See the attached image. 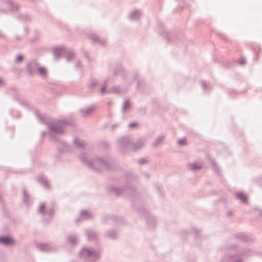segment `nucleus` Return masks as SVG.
Wrapping results in <instances>:
<instances>
[{
    "label": "nucleus",
    "mask_w": 262,
    "mask_h": 262,
    "mask_svg": "<svg viewBox=\"0 0 262 262\" xmlns=\"http://www.w3.org/2000/svg\"><path fill=\"white\" fill-rule=\"evenodd\" d=\"M234 238L237 239L243 242H248L250 238L243 233H238L234 236Z\"/></svg>",
    "instance_id": "7"
},
{
    "label": "nucleus",
    "mask_w": 262,
    "mask_h": 262,
    "mask_svg": "<svg viewBox=\"0 0 262 262\" xmlns=\"http://www.w3.org/2000/svg\"><path fill=\"white\" fill-rule=\"evenodd\" d=\"M231 252H233V251H231V252L230 251V253H231Z\"/></svg>",
    "instance_id": "37"
},
{
    "label": "nucleus",
    "mask_w": 262,
    "mask_h": 262,
    "mask_svg": "<svg viewBox=\"0 0 262 262\" xmlns=\"http://www.w3.org/2000/svg\"><path fill=\"white\" fill-rule=\"evenodd\" d=\"M234 256V254H232V256Z\"/></svg>",
    "instance_id": "33"
},
{
    "label": "nucleus",
    "mask_w": 262,
    "mask_h": 262,
    "mask_svg": "<svg viewBox=\"0 0 262 262\" xmlns=\"http://www.w3.org/2000/svg\"><path fill=\"white\" fill-rule=\"evenodd\" d=\"M38 71L40 74L44 75L46 73V69L43 68H40L38 69Z\"/></svg>",
    "instance_id": "19"
},
{
    "label": "nucleus",
    "mask_w": 262,
    "mask_h": 262,
    "mask_svg": "<svg viewBox=\"0 0 262 262\" xmlns=\"http://www.w3.org/2000/svg\"><path fill=\"white\" fill-rule=\"evenodd\" d=\"M253 50L257 56H258V54L260 53L262 49L259 46H256L253 48Z\"/></svg>",
    "instance_id": "15"
},
{
    "label": "nucleus",
    "mask_w": 262,
    "mask_h": 262,
    "mask_svg": "<svg viewBox=\"0 0 262 262\" xmlns=\"http://www.w3.org/2000/svg\"><path fill=\"white\" fill-rule=\"evenodd\" d=\"M237 78L239 81L241 82H245L246 81L245 79L241 75H238Z\"/></svg>",
    "instance_id": "22"
},
{
    "label": "nucleus",
    "mask_w": 262,
    "mask_h": 262,
    "mask_svg": "<svg viewBox=\"0 0 262 262\" xmlns=\"http://www.w3.org/2000/svg\"><path fill=\"white\" fill-rule=\"evenodd\" d=\"M80 218H78V219H76V221L77 223H78L79 222H80Z\"/></svg>",
    "instance_id": "26"
},
{
    "label": "nucleus",
    "mask_w": 262,
    "mask_h": 262,
    "mask_svg": "<svg viewBox=\"0 0 262 262\" xmlns=\"http://www.w3.org/2000/svg\"><path fill=\"white\" fill-rule=\"evenodd\" d=\"M256 182L258 185L262 186V176L256 179Z\"/></svg>",
    "instance_id": "17"
},
{
    "label": "nucleus",
    "mask_w": 262,
    "mask_h": 262,
    "mask_svg": "<svg viewBox=\"0 0 262 262\" xmlns=\"http://www.w3.org/2000/svg\"><path fill=\"white\" fill-rule=\"evenodd\" d=\"M247 251H239L238 252L235 254L237 256H242V255H247Z\"/></svg>",
    "instance_id": "16"
},
{
    "label": "nucleus",
    "mask_w": 262,
    "mask_h": 262,
    "mask_svg": "<svg viewBox=\"0 0 262 262\" xmlns=\"http://www.w3.org/2000/svg\"><path fill=\"white\" fill-rule=\"evenodd\" d=\"M231 252H233V251H231V252L230 251V253H231Z\"/></svg>",
    "instance_id": "36"
},
{
    "label": "nucleus",
    "mask_w": 262,
    "mask_h": 262,
    "mask_svg": "<svg viewBox=\"0 0 262 262\" xmlns=\"http://www.w3.org/2000/svg\"><path fill=\"white\" fill-rule=\"evenodd\" d=\"M85 233L89 240L96 239L97 238V234L93 231L87 230Z\"/></svg>",
    "instance_id": "8"
},
{
    "label": "nucleus",
    "mask_w": 262,
    "mask_h": 262,
    "mask_svg": "<svg viewBox=\"0 0 262 262\" xmlns=\"http://www.w3.org/2000/svg\"><path fill=\"white\" fill-rule=\"evenodd\" d=\"M67 241L71 244L75 245L78 242V238L75 235H70L67 237Z\"/></svg>",
    "instance_id": "9"
},
{
    "label": "nucleus",
    "mask_w": 262,
    "mask_h": 262,
    "mask_svg": "<svg viewBox=\"0 0 262 262\" xmlns=\"http://www.w3.org/2000/svg\"><path fill=\"white\" fill-rule=\"evenodd\" d=\"M3 83V81L0 79V84Z\"/></svg>",
    "instance_id": "31"
},
{
    "label": "nucleus",
    "mask_w": 262,
    "mask_h": 262,
    "mask_svg": "<svg viewBox=\"0 0 262 262\" xmlns=\"http://www.w3.org/2000/svg\"><path fill=\"white\" fill-rule=\"evenodd\" d=\"M38 212L43 216L48 215L49 217V219H50V217L54 214V211L52 209H50L49 210L45 209V205L44 204H41L39 205Z\"/></svg>",
    "instance_id": "2"
},
{
    "label": "nucleus",
    "mask_w": 262,
    "mask_h": 262,
    "mask_svg": "<svg viewBox=\"0 0 262 262\" xmlns=\"http://www.w3.org/2000/svg\"><path fill=\"white\" fill-rule=\"evenodd\" d=\"M235 262H242L240 259L236 260Z\"/></svg>",
    "instance_id": "28"
},
{
    "label": "nucleus",
    "mask_w": 262,
    "mask_h": 262,
    "mask_svg": "<svg viewBox=\"0 0 262 262\" xmlns=\"http://www.w3.org/2000/svg\"><path fill=\"white\" fill-rule=\"evenodd\" d=\"M92 216V213L87 210L82 211L80 213V217L83 219H90Z\"/></svg>",
    "instance_id": "10"
},
{
    "label": "nucleus",
    "mask_w": 262,
    "mask_h": 262,
    "mask_svg": "<svg viewBox=\"0 0 262 262\" xmlns=\"http://www.w3.org/2000/svg\"><path fill=\"white\" fill-rule=\"evenodd\" d=\"M230 129L232 130L233 135L235 137H236L237 135L239 137H242L244 135L243 130L237 127L234 122L230 121Z\"/></svg>",
    "instance_id": "3"
},
{
    "label": "nucleus",
    "mask_w": 262,
    "mask_h": 262,
    "mask_svg": "<svg viewBox=\"0 0 262 262\" xmlns=\"http://www.w3.org/2000/svg\"><path fill=\"white\" fill-rule=\"evenodd\" d=\"M80 258L88 261L95 262L97 261L100 256L99 252L87 247H83L79 252Z\"/></svg>",
    "instance_id": "1"
},
{
    "label": "nucleus",
    "mask_w": 262,
    "mask_h": 262,
    "mask_svg": "<svg viewBox=\"0 0 262 262\" xmlns=\"http://www.w3.org/2000/svg\"><path fill=\"white\" fill-rule=\"evenodd\" d=\"M239 201L243 204H247L248 202V198H237Z\"/></svg>",
    "instance_id": "18"
},
{
    "label": "nucleus",
    "mask_w": 262,
    "mask_h": 262,
    "mask_svg": "<svg viewBox=\"0 0 262 262\" xmlns=\"http://www.w3.org/2000/svg\"><path fill=\"white\" fill-rule=\"evenodd\" d=\"M178 143L180 145H185L186 144V140L184 138L178 141Z\"/></svg>",
    "instance_id": "20"
},
{
    "label": "nucleus",
    "mask_w": 262,
    "mask_h": 262,
    "mask_svg": "<svg viewBox=\"0 0 262 262\" xmlns=\"http://www.w3.org/2000/svg\"><path fill=\"white\" fill-rule=\"evenodd\" d=\"M106 236L108 238H114L116 237L117 233L115 231L111 230V231H107V232L106 233Z\"/></svg>",
    "instance_id": "13"
},
{
    "label": "nucleus",
    "mask_w": 262,
    "mask_h": 262,
    "mask_svg": "<svg viewBox=\"0 0 262 262\" xmlns=\"http://www.w3.org/2000/svg\"><path fill=\"white\" fill-rule=\"evenodd\" d=\"M230 94L231 96L232 95L238 94L239 93L237 92L236 90L230 89Z\"/></svg>",
    "instance_id": "21"
},
{
    "label": "nucleus",
    "mask_w": 262,
    "mask_h": 262,
    "mask_svg": "<svg viewBox=\"0 0 262 262\" xmlns=\"http://www.w3.org/2000/svg\"><path fill=\"white\" fill-rule=\"evenodd\" d=\"M230 249H232H232H233V248H230Z\"/></svg>",
    "instance_id": "34"
},
{
    "label": "nucleus",
    "mask_w": 262,
    "mask_h": 262,
    "mask_svg": "<svg viewBox=\"0 0 262 262\" xmlns=\"http://www.w3.org/2000/svg\"><path fill=\"white\" fill-rule=\"evenodd\" d=\"M189 167L192 170H198L202 167V165L199 163H191L189 165Z\"/></svg>",
    "instance_id": "12"
},
{
    "label": "nucleus",
    "mask_w": 262,
    "mask_h": 262,
    "mask_svg": "<svg viewBox=\"0 0 262 262\" xmlns=\"http://www.w3.org/2000/svg\"><path fill=\"white\" fill-rule=\"evenodd\" d=\"M246 92H247V90H244L243 92H241V94L245 93Z\"/></svg>",
    "instance_id": "29"
},
{
    "label": "nucleus",
    "mask_w": 262,
    "mask_h": 262,
    "mask_svg": "<svg viewBox=\"0 0 262 262\" xmlns=\"http://www.w3.org/2000/svg\"><path fill=\"white\" fill-rule=\"evenodd\" d=\"M259 214H260V215L262 216V210H259Z\"/></svg>",
    "instance_id": "27"
},
{
    "label": "nucleus",
    "mask_w": 262,
    "mask_h": 262,
    "mask_svg": "<svg viewBox=\"0 0 262 262\" xmlns=\"http://www.w3.org/2000/svg\"><path fill=\"white\" fill-rule=\"evenodd\" d=\"M136 124L135 123H134V124H129V126H130V127H133V126H136Z\"/></svg>",
    "instance_id": "24"
},
{
    "label": "nucleus",
    "mask_w": 262,
    "mask_h": 262,
    "mask_svg": "<svg viewBox=\"0 0 262 262\" xmlns=\"http://www.w3.org/2000/svg\"><path fill=\"white\" fill-rule=\"evenodd\" d=\"M37 247L39 250L42 251H50L52 250L51 246L47 244H38Z\"/></svg>",
    "instance_id": "6"
},
{
    "label": "nucleus",
    "mask_w": 262,
    "mask_h": 262,
    "mask_svg": "<svg viewBox=\"0 0 262 262\" xmlns=\"http://www.w3.org/2000/svg\"><path fill=\"white\" fill-rule=\"evenodd\" d=\"M146 220L148 226L150 228H153L156 226V220L154 216L152 215H148L147 216Z\"/></svg>",
    "instance_id": "5"
},
{
    "label": "nucleus",
    "mask_w": 262,
    "mask_h": 262,
    "mask_svg": "<svg viewBox=\"0 0 262 262\" xmlns=\"http://www.w3.org/2000/svg\"><path fill=\"white\" fill-rule=\"evenodd\" d=\"M234 196H248V195L244 191H240L236 192Z\"/></svg>",
    "instance_id": "14"
},
{
    "label": "nucleus",
    "mask_w": 262,
    "mask_h": 262,
    "mask_svg": "<svg viewBox=\"0 0 262 262\" xmlns=\"http://www.w3.org/2000/svg\"><path fill=\"white\" fill-rule=\"evenodd\" d=\"M23 60V56L21 55H18L16 58L17 61H21Z\"/></svg>",
    "instance_id": "23"
},
{
    "label": "nucleus",
    "mask_w": 262,
    "mask_h": 262,
    "mask_svg": "<svg viewBox=\"0 0 262 262\" xmlns=\"http://www.w3.org/2000/svg\"><path fill=\"white\" fill-rule=\"evenodd\" d=\"M246 58L244 56H241L238 61H235V63H237L240 66H244L246 64Z\"/></svg>",
    "instance_id": "11"
},
{
    "label": "nucleus",
    "mask_w": 262,
    "mask_h": 262,
    "mask_svg": "<svg viewBox=\"0 0 262 262\" xmlns=\"http://www.w3.org/2000/svg\"><path fill=\"white\" fill-rule=\"evenodd\" d=\"M24 201H25V202H27V198H25V199H24Z\"/></svg>",
    "instance_id": "32"
},
{
    "label": "nucleus",
    "mask_w": 262,
    "mask_h": 262,
    "mask_svg": "<svg viewBox=\"0 0 262 262\" xmlns=\"http://www.w3.org/2000/svg\"><path fill=\"white\" fill-rule=\"evenodd\" d=\"M14 240L9 236L0 237V244L10 246L14 244Z\"/></svg>",
    "instance_id": "4"
},
{
    "label": "nucleus",
    "mask_w": 262,
    "mask_h": 262,
    "mask_svg": "<svg viewBox=\"0 0 262 262\" xmlns=\"http://www.w3.org/2000/svg\"><path fill=\"white\" fill-rule=\"evenodd\" d=\"M104 90H105V87H103V88L101 89V92L102 93H103L104 92Z\"/></svg>",
    "instance_id": "25"
},
{
    "label": "nucleus",
    "mask_w": 262,
    "mask_h": 262,
    "mask_svg": "<svg viewBox=\"0 0 262 262\" xmlns=\"http://www.w3.org/2000/svg\"><path fill=\"white\" fill-rule=\"evenodd\" d=\"M230 249H232H232H233V248H230Z\"/></svg>",
    "instance_id": "35"
},
{
    "label": "nucleus",
    "mask_w": 262,
    "mask_h": 262,
    "mask_svg": "<svg viewBox=\"0 0 262 262\" xmlns=\"http://www.w3.org/2000/svg\"><path fill=\"white\" fill-rule=\"evenodd\" d=\"M226 262H228V257H226Z\"/></svg>",
    "instance_id": "30"
}]
</instances>
